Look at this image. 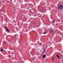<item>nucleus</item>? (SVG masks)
I'll return each instance as SVG.
<instances>
[{
    "label": "nucleus",
    "instance_id": "7",
    "mask_svg": "<svg viewBox=\"0 0 63 63\" xmlns=\"http://www.w3.org/2000/svg\"><path fill=\"white\" fill-rule=\"evenodd\" d=\"M56 56H57V57H58V58H60V57L59 56H58V55H57Z\"/></svg>",
    "mask_w": 63,
    "mask_h": 63
},
{
    "label": "nucleus",
    "instance_id": "5",
    "mask_svg": "<svg viewBox=\"0 0 63 63\" xmlns=\"http://www.w3.org/2000/svg\"><path fill=\"white\" fill-rule=\"evenodd\" d=\"M46 55L45 54L44 55H43V58H45V57H46Z\"/></svg>",
    "mask_w": 63,
    "mask_h": 63
},
{
    "label": "nucleus",
    "instance_id": "10",
    "mask_svg": "<svg viewBox=\"0 0 63 63\" xmlns=\"http://www.w3.org/2000/svg\"><path fill=\"white\" fill-rule=\"evenodd\" d=\"M42 43H40V46H42Z\"/></svg>",
    "mask_w": 63,
    "mask_h": 63
},
{
    "label": "nucleus",
    "instance_id": "12",
    "mask_svg": "<svg viewBox=\"0 0 63 63\" xmlns=\"http://www.w3.org/2000/svg\"><path fill=\"white\" fill-rule=\"evenodd\" d=\"M54 59V58H53L52 59Z\"/></svg>",
    "mask_w": 63,
    "mask_h": 63
},
{
    "label": "nucleus",
    "instance_id": "3",
    "mask_svg": "<svg viewBox=\"0 0 63 63\" xmlns=\"http://www.w3.org/2000/svg\"><path fill=\"white\" fill-rule=\"evenodd\" d=\"M54 32V30H52V29H51L50 30V33H53Z\"/></svg>",
    "mask_w": 63,
    "mask_h": 63
},
{
    "label": "nucleus",
    "instance_id": "11",
    "mask_svg": "<svg viewBox=\"0 0 63 63\" xmlns=\"http://www.w3.org/2000/svg\"><path fill=\"white\" fill-rule=\"evenodd\" d=\"M52 60L53 61H54L53 60V59H52Z\"/></svg>",
    "mask_w": 63,
    "mask_h": 63
},
{
    "label": "nucleus",
    "instance_id": "13",
    "mask_svg": "<svg viewBox=\"0 0 63 63\" xmlns=\"http://www.w3.org/2000/svg\"><path fill=\"white\" fill-rule=\"evenodd\" d=\"M30 11H31V12H32V11H31V10H30Z\"/></svg>",
    "mask_w": 63,
    "mask_h": 63
},
{
    "label": "nucleus",
    "instance_id": "1",
    "mask_svg": "<svg viewBox=\"0 0 63 63\" xmlns=\"http://www.w3.org/2000/svg\"><path fill=\"white\" fill-rule=\"evenodd\" d=\"M58 8L59 10H60L61 9H63V5L60 4L59 5V7H58Z\"/></svg>",
    "mask_w": 63,
    "mask_h": 63
},
{
    "label": "nucleus",
    "instance_id": "9",
    "mask_svg": "<svg viewBox=\"0 0 63 63\" xmlns=\"http://www.w3.org/2000/svg\"><path fill=\"white\" fill-rule=\"evenodd\" d=\"M53 22L54 23V22H55V21L54 20H53Z\"/></svg>",
    "mask_w": 63,
    "mask_h": 63
},
{
    "label": "nucleus",
    "instance_id": "8",
    "mask_svg": "<svg viewBox=\"0 0 63 63\" xmlns=\"http://www.w3.org/2000/svg\"><path fill=\"white\" fill-rule=\"evenodd\" d=\"M46 33V32H44L43 33V34H45Z\"/></svg>",
    "mask_w": 63,
    "mask_h": 63
},
{
    "label": "nucleus",
    "instance_id": "15",
    "mask_svg": "<svg viewBox=\"0 0 63 63\" xmlns=\"http://www.w3.org/2000/svg\"><path fill=\"white\" fill-rule=\"evenodd\" d=\"M10 1H12V0H10Z\"/></svg>",
    "mask_w": 63,
    "mask_h": 63
},
{
    "label": "nucleus",
    "instance_id": "6",
    "mask_svg": "<svg viewBox=\"0 0 63 63\" xmlns=\"http://www.w3.org/2000/svg\"><path fill=\"white\" fill-rule=\"evenodd\" d=\"M4 50L3 49H1L0 50V51H3Z\"/></svg>",
    "mask_w": 63,
    "mask_h": 63
},
{
    "label": "nucleus",
    "instance_id": "16",
    "mask_svg": "<svg viewBox=\"0 0 63 63\" xmlns=\"http://www.w3.org/2000/svg\"><path fill=\"white\" fill-rule=\"evenodd\" d=\"M61 39H62V38H61Z\"/></svg>",
    "mask_w": 63,
    "mask_h": 63
},
{
    "label": "nucleus",
    "instance_id": "14",
    "mask_svg": "<svg viewBox=\"0 0 63 63\" xmlns=\"http://www.w3.org/2000/svg\"><path fill=\"white\" fill-rule=\"evenodd\" d=\"M41 11H43V9H41Z\"/></svg>",
    "mask_w": 63,
    "mask_h": 63
},
{
    "label": "nucleus",
    "instance_id": "4",
    "mask_svg": "<svg viewBox=\"0 0 63 63\" xmlns=\"http://www.w3.org/2000/svg\"><path fill=\"white\" fill-rule=\"evenodd\" d=\"M43 49L44 50V51H42V54H43V53H44V52H45V51H46V49Z\"/></svg>",
    "mask_w": 63,
    "mask_h": 63
},
{
    "label": "nucleus",
    "instance_id": "2",
    "mask_svg": "<svg viewBox=\"0 0 63 63\" xmlns=\"http://www.w3.org/2000/svg\"><path fill=\"white\" fill-rule=\"evenodd\" d=\"M5 28L6 29L7 32H10V31L9 30H8V29L7 28V27H6V26H5Z\"/></svg>",
    "mask_w": 63,
    "mask_h": 63
}]
</instances>
